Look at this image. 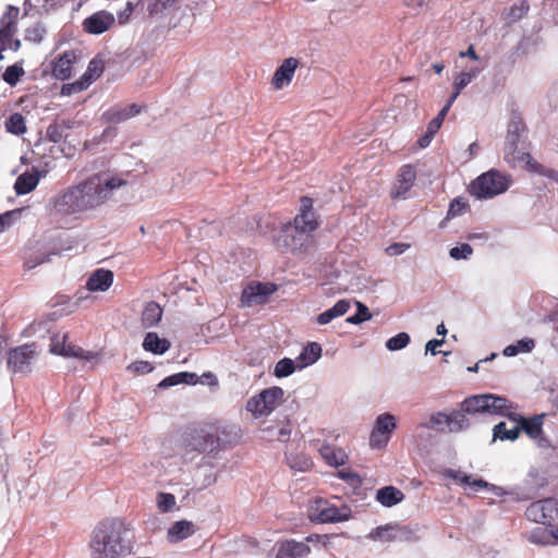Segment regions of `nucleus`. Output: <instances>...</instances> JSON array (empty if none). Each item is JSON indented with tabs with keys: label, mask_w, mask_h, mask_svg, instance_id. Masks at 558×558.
<instances>
[{
	"label": "nucleus",
	"mask_w": 558,
	"mask_h": 558,
	"mask_svg": "<svg viewBox=\"0 0 558 558\" xmlns=\"http://www.w3.org/2000/svg\"><path fill=\"white\" fill-rule=\"evenodd\" d=\"M322 354V347L317 342L308 343L298 357L300 367L315 363Z\"/></svg>",
	"instance_id": "e433bc0d"
},
{
	"label": "nucleus",
	"mask_w": 558,
	"mask_h": 558,
	"mask_svg": "<svg viewBox=\"0 0 558 558\" xmlns=\"http://www.w3.org/2000/svg\"><path fill=\"white\" fill-rule=\"evenodd\" d=\"M319 453L325 462L330 466L343 465L348 460V454L342 448L335 447L330 444H324L319 448Z\"/></svg>",
	"instance_id": "c85d7f7f"
},
{
	"label": "nucleus",
	"mask_w": 558,
	"mask_h": 558,
	"mask_svg": "<svg viewBox=\"0 0 558 558\" xmlns=\"http://www.w3.org/2000/svg\"><path fill=\"white\" fill-rule=\"evenodd\" d=\"M80 59V53L74 50H68L59 54L52 63L53 76L60 81L70 78L72 76L73 68Z\"/></svg>",
	"instance_id": "aec40b11"
},
{
	"label": "nucleus",
	"mask_w": 558,
	"mask_h": 558,
	"mask_svg": "<svg viewBox=\"0 0 558 558\" xmlns=\"http://www.w3.org/2000/svg\"><path fill=\"white\" fill-rule=\"evenodd\" d=\"M371 317L372 315L368 307L362 303H357V312L354 315L349 316L345 320L349 324L357 325L371 319Z\"/></svg>",
	"instance_id": "49530a36"
},
{
	"label": "nucleus",
	"mask_w": 558,
	"mask_h": 558,
	"mask_svg": "<svg viewBox=\"0 0 558 558\" xmlns=\"http://www.w3.org/2000/svg\"><path fill=\"white\" fill-rule=\"evenodd\" d=\"M456 100L450 98L448 99L447 104L442 107V109L438 112V114L435 117L436 120L444 122L448 111L450 110L451 106L453 105Z\"/></svg>",
	"instance_id": "69168bd1"
},
{
	"label": "nucleus",
	"mask_w": 558,
	"mask_h": 558,
	"mask_svg": "<svg viewBox=\"0 0 558 558\" xmlns=\"http://www.w3.org/2000/svg\"><path fill=\"white\" fill-rule=\"evenodd\" d=\"M47 137L52 143H59L63 137L60 126L58 124H50L47 128Z\"/></svg>",
	"instance_id": "052dcab7"
},
{
	"label": "nucleus",
	"mask_w": 558,
	"mask_h": 558,
	"mask_svg": "<svg viewBox=\"0 0 558 558\" xmlns=\"http://www.w3.org/2000/svg\"><path fill=\"white\" fill-rule=\"evenodd\" d=\"M421 426L427 429H436L438 433H459L470 426V421L465 414L453 410L450 414L433 413L428 422L422 423Z\"/></svg>",
	"instance_id": "423d86ee"
},
{
	"label": "nucleus",
	"mask_w": 558,
	"mask_h": 558,
	"mask_svg": "<svg viewBox=\"0 0 558 558\" xmlns=\"http://www.w3.org/2000/svg\"><path fill=\"white\" fill-rule=\"evenodd\" d=\"M184 380L185 379L183 377V372H181V373H177V374H173V375H170V376L163 378L158 384V387L166 389V388L179 385V384H184Z\"/></svg>",
	"instance_id": "4d7b16f0"
},
{
	"label": "nucleus",
	"mask_w": 558,
	"mask_h": 558,
	"mask_svg": "<svg viewBox=\"0 0 558 558\" xmlns=\"http://www.w3.org/2000/svg\"><path fill=\"white\" fill-rule=\"evenodd\" d=\"M126 181L106 172L94 173L76 184L60 191L51 201L54 213L61 217L80 218L104 206L114 190Z\"/></svg>",
	"instance_id": "f257e3e1"
},
{
	"label": "nucleus",
	"mask_w": 558,
	"mask_h": 558,
	"mask_svg": "<svg viewBox=\"0 0 558 558\" xmlns=\"http://www.w3.org/2000/svg\"><path fill=\"white\" fill-rule=\"evenodd\" d=\"M525 517L547 526L558 524V499L549 497L532 502L525 510Z\"/></svg>",
	"instance_id": "6e6552de"
},
{
	"label": "nucleus",
	"mask_w": 558,
	"mask_h": 558,
	"mask_svg": "<svg viewBox=\"0 0 558 558\" xmlns=\"http://www.w3.org/2000/svg\"><path fill=\"white\" fill-rule=\"evenodd\" d=\"M519 353H529L535 348V341L531 338H524L515 342Z\"/></svg>",
	"instance_id": "680f3d73"
},
{
	"label": "nucleus",
	"mask_w": 558,
	"mask_h": 558,
	"mask_svg": "<svg viewBox=\"0 0 558 558\" xmlns=\"http://www.w3.org/2000/svg\"><path fill=\"white\" fill-rule=\"evenodd\" d=\"M328 535L311 534L305 538L304 543H319L323 542L324 546L328 544Z\"/></svg>",
	"instance_id": "338daca9"
},
{
	"label": "nucleus",
	"mask_w": 558,
	"mask_h": 558,
	"mask_svg": "<svg viewBox=\"0 0 558 558\" xmlns=\"http://www.w3.org/2000/svg\"><path fill=\"white\" fill-rule=\"evenodd\" d=\"M292 433L291 422L286 418L284 422H278V433L276 439L281 442L289 441Z\"/></svg>",
	"instance_id": "864d4df0"
},
{
	"label": "nucleus",
	"mask_w": 558,
	"mask_h": 558,
	"mask_svg": "<svg viewBox=\"0 0 558 558\" xmlns=\"http://www.w3.org/2000/svg\"><path fill=\"white\" fill-rule=\"evenodd\" d=\"M350 518V509L348 507L338 508L335 505L318 499L312 507L311 519L318 523L342 522Z\"/></svg>",
	"instance_id": "f8f14e48"
},
{
	"label": "nucleus",
	"mask_w": 558,
	"mask_h": 558,
	"mask_svg": "<svg viewBox=\"0 0 558 558\" xmlns=\"http://www.w3.org/2000/svg\"><path fill=\"white\" fill-rule=\"evenodd\" d=\"M128 529L119 519H105L92 533L88 544L90 558H123L131 553L124 535Z\"/></svg>",
	"instance_id": "7ed1b4c3"
},
{
	"label": "nucleus",
	"mask_w": 558,
	"mask_h": 558,
	"mask_svg": "<svg viewBox=\"0 0 558 558\" xmlns=\"http://www.w3.org/2000/svg\"><path fill=\"white\" fill-rule=\"evenodd\" d=\"M338 477L355 488L362 485L361 476L356 472H353L349 469L340 470L338 472Z\"/></svg>",
	"instance_id": "8fccbe9b"
},
{
	"label": "nucleus",
	"mask_w": 558,
	"mask_h": 558,
	"mask_svg": "<svg viewBox=\"0 0 558 558\" xmlns=\"http://www.w3.org/2000/svg\"><path fill=\"white\" fill-rule=\"evenodd\" d=\"M396 427V418L392 414L383 413L378 415L369 437L371 447L376 449L386 447Z\"/></svg>",
	"instance_id": "4468645a"
},
{
	"label": "nucleus",
	"mask_w": 558,
	"mask_h": 558,
	"mask_svg": "<svg viewBox=\"0 0 558 558\" xmlns=\"http://www.w3.org/2000/svg\"><path fill=\"white\" fill-rule=\"evenodd\" d=\"M453 478L456 481H460L461 484H463V485H473V486H476L478 488H488V487L492 486L489 483H487L486 481H484L482 478L472 480V477L470 475H465V474L462 475V476L453 475Z\"/></svg>",
	"instance_id": "6e6d98bb"
},
{
	"label": "nucleus",
	"mask_w": 558,
	"mask_h": 558,
	"mask_svg": "<svg viewBox=\"0 0 558 558\" xmlns=\"http://www.w3.org/2000/svg\"><path fill=\"white\" fill-rule=\"evenodd\" d=\"M105 70V62L101 59L94 58L89 61L87 70L81 76V78L89 87L97 78L101 76Z\"/></svg>",
	"instance_id": "c9c22d12"
},
{
	"label": "nucleus",
	"mask_w": 558,
	"mask_h": 558,
	"mask_svg": "<svg viewBox=\"0 0 558 558\" xmlns=\"http://www.w3.org/2000/svg\"><path fill=\"white\" fill-rule=\"evenodd\" d=\"M410 342V336L407 332H400L386 342V347L390 351H397L405 348Z\"/></svg>",
	"instance_id": "a18cd8bd"
},
{
	"label": "nucleus",
	"mask_w": 558,
	"mask_h": 558,
	"mask_svg": "<svg viewBox=\"0 0 558 558\" xmlns=\"http://www.w3.org/2000/svg\"><path fill=\"white\" fill-rule=\"evenodd\" d=\"M416 180V170L411 163L402 165L397 172V183L391 191L392 198H404Z\"/></svg>",
	"instance_id": "6ab92c4d"
},
{
	"label": "nucleus",
	"mask_w": 558,
	"mask_h": 558,
	"mask_svg": "<svg viewBox=\"0 0 558 558\" xmlns=\"http://www.w3.org/2000/svg\"><path fill=\"white\" fill-rule=\"evenodd\" d=\"M68 333H56L51 337L50 351L64 357H75L85 361H99L100 353L86 351L83 348L68 342Z\"/></svg>",
	"instance_id": "1a4fd4ad"
},
{
	"label": "nucleus",
	"mask_w": 558,
	"mask_h": 558,
	"mask_svg": "<svg viewBox=\"0 0 558 558\" xmlns=\"http://www.w3.org/2000/svg\"><path fill=\"white\" fill-rule=\"evenodd\" d=\"M522 159H526V168L531 172H535L548 178L554 179L558 182V172L548 168H545L543 165L538 163L531 154H523Z\"/></svg>",
	"instance_id": "ea45409f"
},
{
	"label": "nucleus",
	"mask_w": 558,
	"mask_h": 558,
	"mask_svg": "<svg viewBox=\"0 0 558 558\" xmlns=\"http://www.w3.org/2000/svg\"><path fill=\"white\" fill-rule=\"evenodd\" d=\"M128 369L134 374H148L153 372L154 365L148 361H136L128 366Z\"/></svg>",
	"instance_id": "5fc2aeb1"
},
{
	"label": "nucleus",
	"mask_w": 558,
	"mask_h": 558,
	"mask_svg": "<svg viewBox=\"0 0 558 558\" xmlns=\"http://www.w3.org/2000/svg\"><path fill=\"white\" fill-rule=\"evenodd\" d=\"M20 9L14 5H8L5 12L0 19V37L10 39L17 33V20Z\"/></svg>",
	"instance_id": "b1692460"
},
{
	"label": "nucleus",
	"mask_w": 558,
	"mask_h": 558,
	"mask_svg": "<svg viewBox=\"0 0 558 558\" xmlns=\"http://www.w3.org/2000/svg\"><path fill=\"white\" fill-rule=\"evenodd\" d=\"M113 282V272L107 269H96L87 279L86 288L89 291H106Z\"/></svg>",
	"instance_id": "bb28decb"
},
{
	"label": "nucleus",
	"mask_w": 558,
	"mask_h": 558,
	"mask_svg": "<svg viewBox=\"0 0 558 558\" xmlns=\"http://www.w3.org/2000/svg\"><path fill=\"white\" fill-rule=\"evenodd\" d=\"M76 245V241L73 238H58L53 243V246L50 252L40 254L38 256L33 257L31 254L25 255L24 266L27 269H33L38 265L50 262L52 255H60L63 252H68L74 248Z\"/></svg>",
	"instance_id": "2eb2a0df"
},
{
	"label": "nucleus",
	"mask_w": 558,
	"mask_h": 558,
	"mask_svg": "<svg viewBox=\"0 0 558 558\" xmlns=\"http://www.w3.org/2000/svg\"><path fill=\"white\" fill-rule=\"evenodd\" d=\"M170 348V342L165 338H159L156 332H147L144 341L143 349L154 354H163Z\"/></svg>",
	"instance_id": "2f4dec72"
},
{
	"label": "nucleus",
	"mask_w": 558,
	"mask_h": 558,
	"mask_svg": "<svg viewBox=\"0 0 558 558\" xmlns=\"http://www.w3.org/2000/svg\"><path fill=\"white\" fill-rule=\"evenodd\" d=\"M488 399L487 413L506 416L510 414L507 411L511 408V403L506 398L488 393Z\"/></svg>",
	"instance_id": "4c0bfd02"
},
{
	"label": "nucleus",
	"mask_w": 558,
	"mask_h": 558,
	"mask_svg": "<svg viewBox=\"0 0 558 558\" xmlns=\"http://www.w3.org/2000/svg\"><path fill=\"white\" fill-rule=\"evenodd\" d=\"M488 401V393L469 397L461 402L460 412L463 414L487 413Z\"/></svg>",
	"instance_id": "cd10ccee"
},
{
	"label": "nucleus",
	"mask_w": 558,
	"mask_h": 558,
	"mask_svg": "<svg viewBox=\"0 0 558 558\" xmlns=\"http://www.w3.org/2000/svg\"><path fill=\"white\" fill-rule=\"evenodd\" d=\"M44 34H45V29L38 25L28 27L25 31V39L29 40V41H34V43H39V41H41Z\"/></svg>",
	"instance_id": "bf43d9fd"
},
{
	"label": "nucleus",
	"mask_w": 558,
	"mask_h": 558,
	"mask_svg": "<svg viewBox=\"0 0 558 558\" xmlns=\"http://www.w3.org/2000/svg\"><path fill=\"white\" fill-rule=\"evenodd\" d=\"M291 225L310 235L318 228V221L313 210V199L311 197H301L300 213L294 217Z\"/></svg>",
	"instance_id": "dca6fc26"
},
{
	"label": "nucleus",
	"mask_w": 558,
	"mask_h": 558,
	"mask_svg": "<svg viewBox=\"0 0 558 558\" xmlns=\"http://www.w3.org/2000/svg\"><path fill=\"white\" fill-rule=\"evenodd\" d=\"M87 88V84H85V82L80 77L75 82L63 84L61 87V95L71 96L73 94L81 93Z\"/></svg>",
	"instance_id": "de8ad7c7"
},
{
	"label": "nucleus",
	"mask_w": 558,
	"mask_h": 558,
	"mask_svg": "<svg viewBox=\"0 0 558 558\" xmlns=\"http://www.w3.org/2000/svg\"><path fill=\"white\" fill-rule=\"evenodd\" d=\"M283 395V389L278 386L266 388L247 401L246 409L255 417L268 415L282 402Z\"/></svg>",
	"instance_id": "0eeeda50"
},
{
	"label": "nucleus",
	"mask_w": 558,
	"mask_h": 558,
	"mask_svg": "<svg viewBox=\"0 0 558 558\" xmlns=\"http://www.w3.org/2000/svg\"><path fill=\"white\" fill-rule=\"evenodd\" d=\"M194 534V524L191 521L181 520L172 524L168 530V539L170 542H181Z\"/></svg>",
	"instance_id": "7c9ffc66"
},
{
	"label": "nucleus",
	"mask_w": 558,
	"mask_h": 558,
	"mask_svg": "<svg viewBox=\"0 0 558 558\" xmlns=\"http://www.w3.org/2000/svg\"><path fill=\"white\" fill-rule=\"evenodd\" d=\"M276 290L274 283L252 282L243 290L241 301L248 306L263 304Z\"/></svg>",
	"instance_id": "a211bd4d"
},
{
	"label": "nucleus",
	"mask_w": 558,
	"mask_h": 558,
	"mask_svg": "<svg viewBox=\"0 0 558 558\" xmlns=\"http://www.w3.org/2000/svg\"><path fill=\"white\" fill-rule=\"evenodd\" d=\"M350 308V303L347 300H339L331 308L320 313L316 317L318 325L329 324L332 319L343 316Z\"/></svg>",
	"instance_id": "72a5a7b5"
},
{
	"label": "nucleus",
	"mask_w": 558,
	"mask_h": 558,
	"mask_svg": "<svg viewBox=\"0 0 558 558\" xmlns=\"http://www.w3.org/2000/svg\"><path fill=\"white\" fill-rule=\"evenodd\" d=\"M157 506L161 512H168L175 506V497L169 493H159Z\"/></svg>",
	"instance_id": "09e8293b"
},
{
	"label": "nucleus",
	"mask_w": 558,
	"mask_h": 558,
	"mask_svg": "<svg viewBox=\"0 0 558 558\" xmlns=\"http://www.w3.org/2000/svg\"><path fill=\"white\" fill-rule=\"evenodd\" d=\"M126 181L106 172L94 173L76 184L60 191L51 201L54 213L61 217L80 218L104 206L114 190Z\"/></svg>",
	"instance_id": "f03ea898"
},
{
	"label": "nucleus",
	"mask_w": 558,
	"mask_h": 558,
	"mask_svg": "<svg viewBox=\"0 0 558 558\" xmlns=\"http://www.w3.org/2000/svg\"><path fill=\"white\" fill-rule=\"evenodd\" d=\"M526 128L523 122V119L519 114L512 116L509 124L505 143V159L511 163L515 160L524 161L526 163V159H522L524 153H521L517 156L518 153V144L521 136L524 134Z\"/></svg>",
	"instance_id": "9d476101"
},
{
	"label": "nucleus",
	"mask_w": 558,
	"mask_h": 558,
	"mask_svg": "<svg viewBox=\"0 0 558 558\" xmlns=\"http://www.w3.org/2000/svg\"><path fill=\"white\" fill-rule=\"evenodd\" d=\"M162 316V308L156 302H149L146 304L142 313V324L145 328L156 326Z\"/></svg>",
	"instance_id": "f704fd0d"
},
{
	"label": "nucleus",
	"mask_w": 558,
	"mask_h": 558,
	"mask_svg": "<svg viewBox=\"0 0 558 558\" xmlns=\"http://www.w3.org/2000/svg\"><path fill=\"white\" fill-rule=\"evenodd\" d=\"M508 417L514 423H518L520 432H525L531 438H537L543 432V416L524 418L519 414H509Z\"/></svg>",
	"instance_id": "a878e982"
},
{
	"label": "nucleus",
	"mask_w": 558,
	"mask_h": 558,
	"mask_svg": "<svg viewBox=\"0 0 558 558\" xmlns=\"http://www.w3.org/2000/svg\"><path fill=\"white\" fill-rule=\"evenodd\" d=\"M444 342H445L444 339H440V340H438V339L429 340L426 343V352H430L433 355L438 354V351L436 350V348L441 345Z\"/></svg>",
	"instance_id": "774afa93"
},
{
	"label": "nucleus",
	"mask_w": 558,
	"mask_h": 558,
	"mask_svg": "<svg viewBox=\"0 0 558 558\" xmlns=\"http://www.w3.org/2000/svg\"><path fill=\"white\" fill-rule=\"evenodd\" d=\"M530 11V3L527 0H520L512 4L509 9H506L501 17L507 24H513L523 19Z\"/></svg>",
	"instance_id": "473e14b6"
},
{
	"label": "nucleus",
	"mask_w": 558,
	"mask_h": 558,
	"mask_svg": "<svg viewBox=\"0 0 558 558\" xmlns=\"http://www.w3.org/2000/svg\"><path fill=\"white\" fill-rule=\"evenodd\" d=\"M509 182V178L498 170H489L472 181L470 193L477 198H490L506 192Z\"/></svg>",
	"instance_id": "39448f33"
},
{
	"label": "nucleus",
	"mask_w": 558,
	"mask_h": 558,
	"mask_svg": "<svg viewBox=\"0 0 558 558\" xmlns=\"http://www.w3.org/2000/svg\"><path fill=\"white\" fill-rule=\"evenodd\" d=\"M403 498V493L395 486H385L376 493V500L387 508L396 506L401 502Z\"/></svg>",
	"instance_id": "c756f323"
},
{
	"label": "nucleus",
	"mask_w": 558,
	"mask_h": 558,
	"mask_svg": "<svg viewBox=\"0 0 558 558\" xmlns=\"http://www.w3.org/2000/svg\"><path fill=\"white\" fill-rule=\"evenodd\" d=\"M37 355L35 344H23L9 351L8 367L12 373L26 374L32 371V362Z\"/></svg>",
	"instance_id": "ddd939ff"
},
{
	"label": "nucleus",
	"mask_w": 558,
	"mask_h": 558,
	"mask_svg": "<svg viewBox=\"0 0 558 558\" xmlns=\"http://www.w3.org/2000/svg\"><path fill=\"white\" fill-rule=\"evenodd\" d=\"M134 7L132 2H128L126 7L118 13V20L120 24H125L129 22L132 13H133Z\"/></svg>",
	"instance_id": "0e129e2a"
},
{
	"label": "nucleus",
	"mask_w": 558,
	"mask_h": 558,
	"mask_svg": "<svg viewBox=\"0 0 558 558\" xmlns=\"http://www.w3.org/2000/svg\"><path fill=\"white\" fill-rule=\"evenodd\" d=\"M20 47H21V41L19 39H14L13 37H10V39L0 37V60L3 59L2 51L7 50V49L17 51L20 49Z\"/></svg>",
	"instance_id": "13d9d810"
},
{
	"label": "nucleus",
	"mask_w": 558,
	"mask_h": 558,
	"mask_svg": "<svg viewBox=\"0 0 558 558\" xmlns=\"http://www.w3.org/2000/svg\"><path fill=\"white\" fill-rule=\"evenodd\" d=\"M299 66V60L290 57L283 60L280 66L275 71L271 85L276 90L282 89L289 85L294 76L295 70Z\"/></svg>",
	"instance_id": "412c9836"
},
{
	"label": "nucleus",
	"mask_w": 558,
	"mask_h": 558,
	"mask_svg": "<svg viewBox=\"0 0 558 558\" xmlns=\"http://www.w3.org/2000/svg\"><path fill=\"white\" fill-rule=\"evenodd\" d=\"M311 554V547L304 542L286 539L278 543L276 558H304Z\"/></svg>",
	"instance_id": "5701e85b"
},
{
	"label": "nucleus",
	"mask_w": 558,
	"mask_h": 558,
	"mask_svg": "<svg viewBox=\"0 0 558 558\" xmlns=\"http://www.w3.org/2000/svg\"><path fill=\"white\" fill-rule=\"evenodd\" d=\"M4 125H5L7 132L14 134V135H22L27 130L26 124H25V119L19 112L11 114L5 120Z\"/></svg>",
	"instance_id": "a19ab883"
},
{
	"label": "nucleus",
	"mask_w": 558,
	"mask_h": 558,
	"mask_svg": "<svg viewBox=\"0 0 558 558\" xmlns=\"http://www.w3.org/2000/svg\"><path fill=\"white\" fill-rule=\"evenodd\" d=\"M277 244L293 253L305 250L312 242V235L294 228L291 222L282 226Z\"/></svg>",
	"instance_id": "9b49d317"
},
{
	"label": "nucleus",
	"mask_w": 558,
	"mask_h": 558,
	"mask_svg": "<svg viewBox=\"0 0 558 558\" xmlns=\"http://www.w3.org/2000/svg\"><path fill=\"white\" fill-rule=\"evenodd\" d=\"M294 371H295L294 361L289 357H284V359L279 360L276 363L275 369H274V375L277 378H283V377H288L291 374H293Z\"/></svg>",
	"instance_id": "37998d69"
},
{
	"label": "nucleus",
	"mask_w": 558,
	"mask_h": 558,
	"mask_svg": "<svg viewBox=\"0 0 558 558\" xmlns=\"http://www.w3.org/2000/svg\"><path fill=\"white\" fill-rule=\"evenodd\" d=\"M141 111L142 107L136 104H132L128 107L114 106L102 113L101 120L107 124H119L140 114Z\"/></svg>",
	"instance_id": "4be33fe9"
},
{
	"label": "nucleus",
	"mask_w": 558,
	"mask_h": 558,
	"mask_svg": "<svg viewBox=\"0 0 558 558\" xmlns=\"http://www.w3.org/2000/svg\"><path fill=\"white\" fill-rule=\"evenodd\" d=\"M473 253V248L468 243H462L458 246H454L450 250L449 255L453 259H466Z\"/></svg>",
	"instance_id": "3c124183"
},
{
	"label": "nucleus",
	"mask_w": 558,
	"mask_h": 558,
	"mask_svg": "<svg viewBox=\"0 0 558 558\" xmlns=\"http://www.w3.org/2000/svg\"><path fill=\"white\" fill-rule=\"evenodd\" d=\"M177 1L178 0H149L147 11L150 15L158 14Z\"/></svg>",
	"instance_id": "603ef678"
},
{
	"label": "nucleus",
	"mask_w": 558,
	"mask_h": 558,
	"mask_svg": "<svg viewBox=\"0 0 558 558\" xmlns=\"http://www.w3.org/2000/svg\"><path fill=\"white\" fill-rule=\"evenodd\" d=\"M24 69L17 64L9 65L3 75L2 78L5 83H8L11 86H14L20 78L24 75Z\"/></svg>",
	"instance_id": "c03bdc74"
},
{
	"label": "nucleus",
	"mask_w": 558,
	"mask_h": 558,
	"mask_svg": "<svg viewBox=\"0 0 558 558\" xmlns=\"http://www.w3.org/2000/svg\"><path fill=\"white\" fill-rule=\"evenodd\" d=\"M41 173L36 169L32 168L31 171H26L20 174L14 183V191L17 195H25L36 189L39 183Z\"/></svg>",
	"instance_id": "393cba45"
},
{
	"label": "nucleus",
	"mask_w": 558,
	"mask_h": 558,
	"mask_svg": "<svg viewBox=\"0 0 558 558\" xmlns=\"http://www.w3.org/2000/svg\"><path fill=\"white\" fill-rule=\"evenodd\" d=\"M476 72H461L459 73L453 81V92L450 96L452 99H457L460 95L461 90L466 87L472 80L475 77Z\"/></svg>",
	"instance_id": "79ce46f5"
},
{
	"label": "nucleus",
	"mask_w": 558,
	"mask_h": 558,
	"mask_svg": "<svg viewBox=\"0 0 558 558\" xmlns=\"http://www.w3.org/2000/svg\"><path fill=\"white\" fill-rule=\"evenodd\" d=\"M493 432L495 439L515 440L520 435V426L515 423L511 428H507V424L505 422H499L495 425Z\"/></svg>",
	"instance_id": "58836bf2"
},
{
	"label": "nucleus",
	"mask_w": 558,
	"mask_h": 558,
	"mask_svg": "<svg viewBox=\"0 0 558 558\" xmlns=\"http://www.w3.org/2000/svg\"><path fill=\"white\" fill-rule=\"evenodd\" d=\"M116 23L114 15L106 10H100L83 21V28L86 33L100 35L109 31Z\"/></svg>",
	"instance_id": "f3484780"
},
{
	"label": "nucleus",
	"mask_w": 558,
	"mask_h": 558,
	"mask_svg": "<svg viewBox=\"0 0 558 558\" xmlns=\"http://www.w3.org/2000/svg\"><path fill=\"white\" fill-rule=\"evenodd\" d=\"M410 247L407 243H393L386 248L389 256H396L404 253Z\"/></svg>",
	"instance_id": "e2e57ef3"
},
{
	"label": "nucleus",
	"mask_w": 558,
	"mask_h": 558,
	"mask_svg": "<svg viewBox=\"0 0 558 558\" xmlns=\"http://www.w3.org/2000/svg\"><path fill=\"white\" fill-rule=\"evenodd\" d=\"M230 436L226 428L210 425L187 433L184 444L186 450L213 453L223 449L230 442Z\"/></svg>",
	"instance_id": "20e7f679"
}]
</instances>
